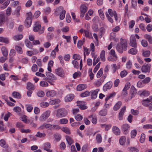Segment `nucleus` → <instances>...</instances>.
I'll list each match as a JSON object with an SVG mask.
<instances>
[{"instance_id": "f257e3e1", "label": "nucleus", "mask_w": 152, "mask_h": 152, "mask_svg": "<svg viewBox=\"0 0 152 152\" xmlns=\"http://www.w3.org/2000/svg\"><path fill=\"white\" fill-rule=\"evenodd\" d=\"M127 40L125 39H120V42L118 43L116 49L119 53H122L123 51H126L127 49Z\"/></svg>"}, {"instance_id": "f03ea898", "label": "nucleus", "mask_w": 152, "mask_h": 152, "mask_svg": "<svg viewBox=\"0 0 152 152\" xmlns=\"http://www.w3.org/2000/svg\"><path fill=\"white\" fill-rule=\"evenodd\" d=\"M26 18L25 20V24L27 28L30 27L32 22V14L31 12L26 13Z\"/></svg>"}, {"instance_id": "7ed1b4c3", "label": "nucleus", "mask_w": 152, "mask_h": 152, "mask_svg": "<svg viewBox=\"0 0 152 152\" xmlns=\"http://www.w3.org/2000/svg\"><path fill=\"white\" fill-rule=\"evenodd\" d=\"M67 114V111L64 108L58 109L56 111V116L58 118H62L66 116Z\"/></svg>"}, {"instance_id": "20e7f679", "label": "nucleus", "mask_w": 152, "mask_h": 152, "mask_svg": "<svg viewBox=\"0 0 152 152\" xmlns=\"http://www.w3.org/2000/svg\"><path fill=\"white\" fill-rule=\"evenodd\" d=\"M41 28V26L40 24H35V26L33 28V30L35 32L39 31V34H41L44 32V27H42V28Z\"/></svg>"}, {"instance_id": "39448f33", "label": "nucleus", "mask_w": 152, "mask_h": 152, "mask_svg": "<svg viewBox=\"0 0 152 152\" xmlns=\"http://www.w3.org/2000/svg\"><path fill=\"white\" fill-rule=\"evenodd\" d=\"M121 128L123 133L125 134H126L129 132L130 126L128 124H124L121 126Z\"/></svg>"}, {"instance_id": "423d86ee", "label": "nucleus", "mask_w": 152, "mask_h": 152, "mask_svg": "<svg viewBox=\"0 0 152 152\" xmlns=\"http://www.w3.org/2000/svg\"><path fill=\"white\" fill-rule=\"evenodd\" d=\"M151 66V64H144L142 67V71L145 73L149 72Z\"/></svg>"}, {"instance_id": "0eeeda50", "label": "nucleus", "mask_w": 152, "mask_h": 152, "mask_svg": "<svg viewBox=\"0 0 152 152\" xmlns=\"http://www.w3.org/2000/svg\"><path fill=\"white\" fill-rule=\"evenodd\" d=\"M129 44L131 46L134 48H137V43L135 37L133 35L131 36L130 38Z\"/></svg>"}, {"instance_id": "6e6552de", "label": "nucleus", "mask_w": 152, "mask_h": 152, "mask_svg": "<svg viewBox=\"0 0 152 152\" xmlns=\"http://www.w3.org/2000/svg\"><path fill=\"white\" fill-rule=\"evenodd\" d=\"M50 113V111H46L43 113L40 116L39 118V120L41 121H43L48 118L49 116Z\"/></svg>"}, {"instance_id": "1a4fd4ad", "label": "nucleus", "mask_w": 152, "mask_h": 152, "mask_svg": "<svg viewBox=\"0 0 152 152\" xmlns=\"http://www.w3.org/2000/svg\"><path fill=\"white\" fill-rule=\"evenodd\" d=\"M56 74L58 76L63 77L64 76V73L63 69L61 68H58L55 70Z\"/></svg>"}, {"instance_id": "9d476101", "label": "nucleus", "mask_w": 152, "mask_h": 152, "mask_svg": "<svg viewBox=\"0 0 152 152\" xmlns=\"http://www.w3.org/2000/svg\"><path fill=\"white\" fill-rule=\"evenodd\" d=\"M77 106L81 110H84L87 108V107L84 105L85 102L83 101H77Z\"/></svg>"}, {"instance_id": "9b49d317", "label": "nucleus", "mask_w": 152, "mask_h": 152, "mask_svg": "<svg viewBox=\"0 0 152 152\" xmlns=\"http://www.w3.org/2000/svg\"><path fill=\"white\" fill-rule=\"evenodd\" d=\"M56 94V91L53 90L48 91L46 93L47 96L49 97H53L55 96Z\"/></svg>"}, {"instance_id": "f8f14e48", "label": "nucleus", "mask_w": 152, "mask_h": 152, "mask_svg": "<svg viewBox=\"0 0 152 152\" xmlns=\"http://www.w3.org/2000/svg\"><path fill=\"white\" fill-rule=\"evenodd\" d=\"M112 86L111 82H107L103 87V90L104 91H106L107 89H110Z\"/></svg>"}, {"instance_id": "ddd939ff", "label": "nucleus", "mask_w": 152, "mask_h": 152, "mask_svg": "<svg viewBox=\"0 0 152 152\" xmlns=\"http://www.w3.org/2000/svg\"><path fill=\"white\" fill-rule=\"evenodd\" d=\"M58 9H60L61 11L62 10V12H61L60 15V19L61 20H62L65 18L66 11L65 10H63V7H60Z\"/></svg>"}, {"instance_id": "4468645a", "label": "nucleus", "mask_w": 152, "mask_h": 152, "mask_svg": "<svg viewBox=\"0 0 152 152\" xmlns=\"http://www.w3.org/2000/svg\"><path fill=\"white\" fill-rule=\"evenodd\" d=\"M126 110V106H124L121 109L120 112L119 113L118 118L120 120H121L123 119V115L124 114V113Z\"/></svg>"}, {"instance_id": "2eb2a0df", "label": "nucleus", "mask_w": 152, "mask_h": 152, "mask_svg": "<svg viewBox=\"0 0 152 152\" xmlns=\"http://www.w3.org/2000/svg\"><path fill=\"white\" fill-rule=\"evenodd\" d=\"M74 95L70 94L67 95L65 98V101L66 102H69L71 101L74 98Z\"/></svg>"}, {"instance_id": "dca6fc26", "label": "nucleus", "mask_w": 152, "mask_h": 152, "mask_svg": "<svg viewBox=\"0 0 152 152\" xmlns=\"http://www.w3.org/2000/svg\"><path fill=\"white\" fill-rule=\"evenodd\" d=\"M105 78V77H102L98 80L96 81L95 83V85L97 87H99L101 85L102 83L104 81Z\"/></svg>"}, {"instance_id": "f3484780", "label": "nucleus", "mask_w": 152, "mask_h": 152, "mask_svg": "<svg viewBox=\"0 0 152 152\" xmlns=\"http://www.w3.org/2000/svg\"><path fill=\"white\" fill-rule=\"evenodd\" d=\"M46 75L47 77L49 78L50 80H55L56 79V78L52 73L48 72L46 73Z\"/></svg>"}, {"instance_id": "a211bd4d", "label": "nucleus", "mask_w": 152, "mask_h": 152, "mask_svg": "<svg viewBox=\"0 0 152 152\" xmlns=\"http://www.w3.org/2000/svg\"><path fill=\"white\" fill-rule=\"evenodd\" d=\"M20 9L21 7L20 6H18L16 10L12 13V15H15L16 17H19L20 15Z\"/></svg>"}, {"instance_id": "6ab92c4d", "label": "nucleus", "mask_w": 152, "mask_h": 152, "mask_svg": "<svg viewBox=\"0 0 152 152\" xmlns=\"http://www.w3.org/2000/svg\"><path fill=\"white\" fill-rule=\"evenodd\" d=\"M99 89H97L92 92L91 95V98L92 99H96L97 97V95L98 92L99 91Z\"/></svg>"}, {"instance_id": "aec40b11", "label": "nucleus", "mask_w": 152, "mask_h": 152, "mask_svg": "<svg viewBox=\"0 0 152 152\" xmlns=\"http://www.w3.org/2000/svg\"><path fill=\"white\" fill-rule=\"evenodd\" d=\"M26 88L28 90H34L35 89L34 85L31 82L27 83Z\"/></svg>"}, {"instance_id": "412c9836", "label": "nucleus", "mask_w": 152, "mask_h": 152, "mask_svg": "<svg viewBox=\"0 0 152 152\" xmlns=\"http://www.w3.org/2000/svg\"><path fill=\"white\" fill-rule=\"evenodd\" d=\"M86 88V85L83 84H80L78 85L77 87V90L80 91Z\"/></svg>"}, {"instance_id": "4be33fe9", "label": "nucleus", "mask_w": 152, "mask_h": 152, "mask_svg": "<svg viewBox=\"0 0 152 152\" xmlns=\"http://www.w3.org/2000/svg\"><path fill=\"white\" fill-rule=\"evenodd\" d=\"M0 145L5 148H7L8 147V145L3 139L0 140Z\"/></svg>"}, {"instance_id": "5701e85b", "label": "nucleus", "mask_w": 152, "mask_h": 152, "mask_svg": "<svg viewBox=\"0 0 152 152\" xmlns=\"http://www.w3.org/2000/svg\"><path fill=\"white\" fill-rule=\"evenodd\" d=\"M137 90L135 87L132 86L131 88V97L132 98L134 97L136 94Z\"/></svg>"}, {"instance_id": "b1692460", "label": "nucleus", "mask_w": 152, "mask_h": 152, "mask_svg": "<svg viewBox=\"0 0 152 152\" xmlns=\"http://www.w3.org/2000/svg\"><path fill=\"white\" fill-rule=\"evenodd\" d=\"M23 37L22 34H17L14 36L13 37V39L15 41H19Z\"/></svg>"}, {"instance_id": "393cba45", "label": "nucleus", "mask_w": 152, "mask_h": 152, "mask_svg": "<svg viewBox=\"0 0 152 152\" xmlns=\"http://www.w3.org/2000/svg\"><path fill=\"white\" fill-rule=\"evenodd\" d=\"M1 52L3 56L5 57H7L8 55V51L4 47H2L1 49Z\"/></svg>"}, {"instance_id": "a878e982", "label": "nucleus", "mask_w": 152, "mask_h": 152, "mask_svg": "<svg viewBox=\"0 0 152 152\" xmlns=\"http://www.w3.org/2000/svg\"><path fill=\"white\" fill-rule=\"evenodd\" d=\"M107 114V110L105 109H104L101 110L99 113V114L101 116H105Z\"/></svg>"}, {"instance_id": "bb28decb", "label": "nucleus", "mask_w": 152, "mask_h": 152, "mask_svg": "<svg viewBox=\"0 0 152 152\" xmlns=\"http://www.w3.org/2000/svg\"><path fill=\"white\" fill-rule=\"evenodd\" d=\"M87 7L84 4H82L80 7V12H86L87 11Z\"/></svg>"}, {"instance_id": "cd10ccee", "label": "nucleus", "mask_w": 152, "mask_h": 152, "mask_svg": "<svg viewBox=\"0 0 152 152\" xmlns=\"http://www.w3.org/2000/svg\"><path fill=\"white\" fill-rule=\"evenodd\" d=\"M136 48H131L129 51V53L132 55H135L137 53V50L136 49Z\"/></svg>"}, {"instance_id": "c85d7f7f", "label": "nucleus", "mask_w": 152, "mask_h": 152, "mask_svg": "<svg viewBox=\"0 0 152 152\" xmlns=\"http://www.w3.org/2000/svg\"><path fill=\"white\" fill-rule=\"evenodd\" d=\"M15 49L16 50L17 53L20 54H22L23 53L22 48L17 45H16L15 46Z\"/></svg>"}, {"instance_id": "c756f323", "label": "nucleus", "mask_w": 152, "mask_h": 152, "mask_svg": "<svg viewBox=\"0 0 152 152\" xmlns=\"http://www.w3.org/2000/svg\"><path fill=\"white\" fill-rule=\"evenodd\" d=\"M5 21V17L3 14L0 15V26H1Z\"/></svg>"}, {"instance_id": "7c9ffc66", "label": "nucleus", "mask_w": 152, "mask_h": 152, "mask_svg": "<svg viewBox=\"0 0 152 152\" xmlns=\"http://www.w3.org/2000/svg\"><path fill=\"white\" fill-rule=\"evenodd\" d=\"M12 95L14 98H16L18 99H20L21 97L20 94L17 92H13L12 93Z\"/></svg>"}, {"instance_id": "2f4dec72", "label": "nucleus", "mask_w": 152, "mask_h": 152, "mask_svg": "<svg viewBox=\"0 0 152 152\" xmlns=\"http://www.w3.org/2000/svg\"><path fill=\"white\" fill-rule=\"evenodd\" d=\"M100 58L102 61H105V51L102 50L101 52L100 56Z\"/></svg>"}, {"instance_id": "473e14b6", "label": "nucleus", "mask_w": 152, "mask_h": 152, "mask_svg": "<svg viewBox=\"0 0 152 152\" xmlns=\"http://www.w3.org/2000/svg\"><path fill=\"white\" fill-rule=\"evenodd\" d=\"M60 102V100L59 99H56L50 101L49 103L51 105H53L58 103Z\"/></svg>"}, {"instance_id": "72a5a7b5", "label": "nucleus", "mask_w": 152, "mask_h": 152, "mask_svg": "<svg viewBox=\"0 0 152 152\" xmlns=\"http://www.w3.org/2000/svg\"><path fill=\"white\" fill-rule=\"evenodd\" d=\"M96 140L97 143H100L101 142L102 140V136L101 134H98L96 137Z\"/></svg>"}, {"instance_id": "f704fd0d", "label": "nucleus", "mask_w": 152, "mask_h": 152, "mask_svg": "<svg viewBox=\"0 0 152 152\" xmlns=\"http://www.w3.org/2000/svg\"><path fill=\"white\" fill-rule=\"evenodd\" d=\"M0 42H3L6 44H8L9 43V39L7 38H5L0 37Z\"/></svg>"}, {"instance_id": "c9c22d12", "label": "nucleus", "mask_w": 152, "mask_h": 152, "mask_svg": "<svg viewBox=\"0 0 152 152\" xmlns=\"http://www.w3.org/2000/svg\"><path fill=\"white\" fill-rule=\"evenodd\" d=\"M141 91H140L139 92V94L140 95V96H148L149 95V92L146 91H144L142 93H140Z\"/></svg>"}, {"instance_id": "e433bc0d", "label": "nucleus", "mask_w": 152, "mask_h": 152, "mask_svg": "<svg viewBox=\"0 0 152 152\" xmlns=\"http://www.w3.org/2000/svg\"><path fill=\"white\" fill-rule=\"evenodd\" d=\"M126 140V137L125 136L121 137L119 139V142L121 145H123Z\"/></svg>"}, {"instance_id": "4c0bfd02", "label": "nucleus", "mask_w": 152, "mask_h": 152, "mask_svg": "<svg viewBox=\"0 0 152 152\" xmlns=\"http://www.w3.org/2000/svg\"><path fill=\"white\" fill-rule=\"evenodd\" d=\"M99 16L102 20H103L104 18V15L102 10L101 9L98 10Z\"/></svg>"}, {"instance_id": "58836bf2", "label": "nucleus", "mask_w": 152, "mask_h": 152, "mask_svg": "<svg viewBox=\"0 0 152 152\" xmlns=\"http://www.w3.org/2000/svg\"><path fill=\"white\" fill-rule=\"evenodd\" d=\"M66 140L68 144L70 145L73 143V140L72 139L69 137L66 136Z\"/></svg>"}, {"instance_id": "ea45409f", "label": "nucleus", "mask_w": 152, "mask_h": 152, "mask_svg": "<svg viewBox=\"0 0 152 152\" xmlns=\"http://www.w3.org/2000/svg\"><path fill=\"white\" fill-rule=\"evenodd\" d=\"M122 103L121 101L118 102L115 105V110H116L120 108Z\"/></svg>"}, {"instance_id": "a19ab883", "label": "nucleus", "mask_w": 152, "mask_h": 152, "mask_svg": "<svg viewBox=\"0 0 152 152\" xmlns=\"http://www.w3.org/2000/svg\"><path fill=\"white\" fill-rule=\"evenodd\" d=\"M85 42V39H83V40H80L77 42V47L78 48H81L83 44V43Z\"/></svg>"}, {"instance_id": "79ce46f5", "label": "nucleus", "mask_w": 152, "mask_h": 152, "mask_svg": "<svg viewBox=\"0 0 152 152\" xmlns=\"http://www.w3.org/2000/svg\"><path fill=\"white\" fill-rule=\"evenodd\" d=\"M62 130L67 134H69L71 133L70 129L67 127L62 128Z\"/></svg>"}, {"instance_id": "37998d69", "label": "nucleus", "mask_w": 152, "mask_h": 152, "mask_svg": "<svg viewBox=\"0 0 152 152\" xmlns=\"http://www.w3.org/2000/svg\"><path fill=\"white\" fill-rule=\"evenodd\" d=\"M26 45L28 48H32V45L31 43L30 42L28 39L26 40L25 41Z\"/></svg>"}, {"instance_id": "c03bdc74", "label": "nucleus", "mask_w": 152, "mask_h": 152, "mask_svg": "<svg viewBox=\"0 0 152 152\" xmlns=\"http://www.w3.org/2000/svg\"><path fill=\"white\" fill-rule=\"evenodd\" d=\"M130 84L129 82H127L125 85V87H124V89H123V91H127V90H128L130 88Z\"/></svg>"}, {"instance_id": "a18cd8bd", "label": "nucleus", "mask_w": 152, "mask_h": 152, "mask_svg": "<svg viewBox=\"0 0 152 152\" xmlns=\"http://www.w3.org/2000/svg\"><path fill=\"white\" fill-rule=\"evenodd\" d=\"M72 63L75 68L77 69L79 68V64L77 61L76 60H73L72 61Z\"/></svg>"}, {"instance_id": "49530a36", "label": "nucleus", "mask_w": 152, "mask_h": 152, "mask_svg": "<svg viewBox=\"0 0 152 152\" xmlns=\"http://www.w3.org/2000/svg\"><path fill=\"white\" fill-rule=\"evenodd\" d=\"M40 85L41 86L43 87H47L48 86V83L46 81H42L40 83Z\"/></svg>"}, {"instance_id": "de8ad7c7", "label": "nucleus", "mask_w": 152, "mask_h": 152, "mask_svg": "<svg viewBox=\"0 0 152 152\" xmlns=\"http://www.w3.org/2000/svg\"><path fill=\"white\" fill-rule=\"evenodd\" d=\"M90 94V92L88 91H86L80 94V96L82 97H84L88 96Z\"/></svg>"}, {"instance_id": "09e8293b", "label": "nucleus", "mask_w": 152, "mask_h": 152, "mask_svg": "<svg viewBox=\"0 0 152 152\" xmlns=\"http://www.w3.org/2000/svg\"><path fill=\"white\" fill-rule=\"evenodd\" d=\"M120 133V130L117 126H115V134L117 135H119Z\"/></svg>"}, {"instance_id": "8fccbe9b", "label": "nucleus", "mask_w": 152, "mask_h": 152, "mask_svg": "<svg viewBox=\"0 0 152 152\" xmlns=\"http://www.w3.org/2000/svg\"><path fill=\"white\" fill-rule=\"evenodd\" d=\"M37 94L38 96L42 97L44 96L45 93L42 91H39L37 92Z\"/></svg>"}, {"instance_id": "3c124183", "label": "nucleus", "mask_w": 152, "mask_h": 152, "mask_svg": "<svg viewBox=\"0 0 152 152\" xmlns=\"http://www.w3.org/2000/svg\"><path fill=\"white\" fill-rule=\"evenodd\" d=\"M45 134L44 133H41L38 132H37L36 135V136L39 137H43L45 136Z\"/></svg>"}, {"instance_id": "603ef678", "label": "nucleus", "mask_w": 152, "mask_h": 152, "mask_svg": "<svg viewBox=\"0 0 152 152\" xmlns=\"http://www.w3.org/2000/svg\"><path fill=\"white\" fill-rule=\"evenodd\" d=\"M68 122V120L66 118H62L59 121L60 123L61 124H66Z\"/></svg>"}, {"instance_id": "864d4df0", "label": "nucleus", "mask_w": 152, "mask_h": 152, "mask_svg": "<svg viewBox=\"0 0 152 152\" xmlns=\"http://www.w3.org/2000/svg\"><path fill=\"white\" fill-rule=\"evenodd\" d=\"M130 152H138V150L134 147H130L128 148Z\"/></svg>"}, {"instance_id": "5fc2aeb1", "label": "nucleus", "mask_w": 152, "mask_h": 152, "mask_svg": "<svg viewBox=\"0 0 152 152\" xmlns=\"http://www.w3.org/2000/svg\"><path fill=\"white\" fill-rule=\"evenodd\" d=\"M137 134V131L136 130L134 129L132 130L131 133V137L132 138H134Z\"/></svg>"}, {"instance_id": "6e6d98bb", "label": "nucleus", "mask_w": 152, "mask_h": 152, "mask_svg": "<svg viewBox=\"0 0 152 152\" xmlns=\"http://www.w3.org/2000/svg\"><path fill=\"white\" fill-rule=\"evenodd\" d=\"M40 105L41 107H48L49 105V104L47 102H43L41 103Z\"/></svg>"}, {"instance_id": "4d7b16f0", "label": "nucleus", "mask_w": 152, "mask_h": 152, "mask_svg": "<svg viewBox=\"0 0 152 152\" xmlns=\"http://www.w3.org/2000/svg\"><path fill=\"white\" fill-rule=\"evenodd\" d=\"M145 135L144 134H142L141 135L140 140V142L142 143H143L145 140Z\"/></svg>"}, {"instance_id": "13d9d810", "label": "nucleus", "mask_w": 152, "mask_h": 152, "mask_svg": "<svg viewBox=\"0 0 152 152\" xmlns=\"http://www.w3.org/2000/svg\"><path fill=\"white\" fill-rule=\"evenodd\" d=\"M151 53L150 51L149 50H146L143 52V56L145 57H148L149 56Z\"/></svg>"}, {"instance_id": "bf43d9fd", "label": "nucleus", "mask_w": 152, "mask_h": 152, "mask_svg": "<svg viewBox=\"0 0 152 152\" xmlns=\"http://www.w3.org/2000/svg\"><path fill=\"white\" fill-rule=\"evenodd\" d=\"M38 70L37 65L35 64H34L31 67V70L33 72H36Z\"/></svg>"}, {"instance_id": "052dcab7", "label": "nucleus", "mask_w": 152, "mask_h": 152, "mask_svg": "<svg viewBox=\"0 0 152 152\" xmlns=\"http://www.w3.org/2000/svg\"><path fill=\"white\" fill-rule=\"evenodd\" d=\"M132 66V62L130 60L129 61L126 63V68L128 69H130L131 68Z\"/></svg>"}, {"instance_id": "680f3d73", "label": "nucleus", "mask_w": 152, "mask_h": 152, "mask_svg": "<svg viewBox=\"0 0 152 152\" xmlns=\"http://www.w3.org/2000/svg\"><path fill=\"white\" fill-rule=\"evenodd\" d=\"M12 9L10 7H7L6 12V14L8 16H9L11 13Z\"/></svg>"}, {"instance_id": "e2e57ef3", "label": "nucleus", "mask_w": 152, "mask_h": 152, "mask_svg": "<svg viewBox=\"0 0 152 152\" xmlns=\"http://www.w3.org/2000/svg\"><path fill=\"white\" fill-rule=\"evenodd\" d=\"M127 72L125 70L122 71L120 74V76L121 77H123L126 76L127 75Z\"/></svg>"}, {"instance_id": "0e129e2a", "label": "nucleus", "mask_w": 152, "mask_h": 152, "mask_svg": "<svg viewBox=\"0 0 152 152\" xmlns=\"http://www.w3.org/2000/svg\"><path fill=\"white\" fill-rule=\"evenodd\" d=\"M73 58L75 60H79L80 58V56L79 55L74 54L73 56Z\"/></svg>"}, {"instance_id": "69168bd1", "label": "nucleus", "mask_w": 152, "mask_h": 152, "mask_svg": "<svg viewBox=\"0 0 152 152\" xmlns=\"http://www.w3.org/2000/svg\"><path fill=\"white\" fill-rule=\"evenodd\" d=\"M44 149L47 148H50L51 147V144L49 142H46L44 144Z\"/></svg>"}, {"instance_id": "338daca9", "label": "nucleus", "mask_w": 152, "mask_h": 152, "mask_svg": "<svg viewBox=\"0 0 152 152\" xmlns=\"http://www.w3.org/2000/svg\"><path fill=\"white\" fill-rule=\"evenodd\" d=\"M16 52L14 49H12L10 50L9 55L11 57L14 56Z\"/></svg>"}, {"instance_id": "774afa93", "label": "nucleus", "mask_w": 152, "mask_h": 152, "mask_svg": "<svg viewBox=\"0 0 152 152\" xmlns=\"http://www.w3.org/2000/svg\"><path fill=\"white\" fill-rule=\"evenodd\" d=\"M54 137L58 141H59L61 139V136L58 134H54Z\"/></svg>"}]
</instances>
